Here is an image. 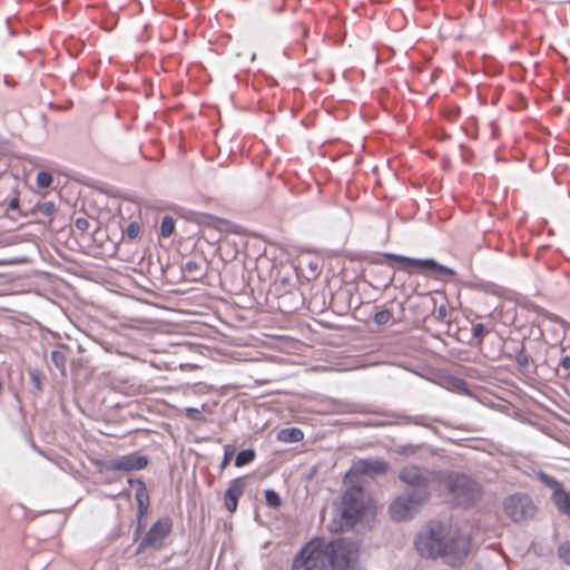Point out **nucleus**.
<instances>
[{"label":"nucleus","instance_id":"obj_1","mask_svg":"<svg viewBox=\"0 0 570 570\" xmlns=\"http://www.w3.org/2000/svg\"><path fill=\"white\" fill-rule=\"evenodd\" d=\"M472 540L466 530L453 521L433 522L426 525L415 539L417 553L426 559H443L456 566L472 552Z\"/></svg>","mask_w":570,"mask_h":570},{"label":"nucleus","instance_id":"obj_2","mask_svg":"<svg viewBox=\"0 0 570 570\" xmlns=\"http://www.w3.org/2000/svg\"><path fill=\"white\" fill-rule=\"evenodd\" d=\"M358 556L356 542L313 539L295 557L292 570H355Z\"/></svg>","mask_w":570,"mask_h":570},{"label":"nucleus","instance_id":"obj_3","mask_svg":"<svg viewBox=\"0 0 570 570\" xmlns=\"http://www.w3.org/2000/svg\"><path fill=\"white\" fill-rule=\"evenodd\" d=\"M384 472V465H353L346 473L343 515L347 523L354 524L374 518L376 513L375 504L372 498L362 490L361 484L373 479L375 474H383Z\"/></svg>","mask_w":570,"mask_h":570},{"label":"nucleus","instance_id":"obj_4","mask_svg":"<svg viewBox=\"0 0 570 570\" xmlns=\"http://www.w3.org/2000/svg\"><path fill=\"white\" fill-rule=\"evenodd\" d=\"M429 500L425 489H416L394 498L387 507L390 521L404 523L414 519Z\"/></svg>","mask_w":570,"mask_h":570},{"label":"nucleus","instance_id":"obj_5","mask_svg":"<svg viewBox=\"0 0 570 570\" xmlns=\"http://www.w3.org/2000/svg\"><path fill=\"white\" fill-rule=\"evenodd\" d=\"M386 257L399 264V268L409 274L420 273L432 275L436 278L453 276L455 272L430 258H411L402 255L386 254Z\"/></svg>","mask_w":570,"mask_h":570},{"label":"nucleus","instance_id":"obj_6","mask_svg":"<svg viewBox=\"0 0 570 570\" xmlns=\"http://www.w3.org/2000/svg\"><path fill=\"white\" fill-rule=\"evenodd\" d=\"M458 504L468 507L481 497L478 483L463 475L448 476L443 480Z\"/></svg>","mask_w":570,"mask_h":570},{"label":"nucleus","instance_id":"obj_7","mask_svg":"<svg viewBox=\"0 0 570 570\" xmlns=\"http://www.w3.org/2000/svg\"><path fill=\"white\" fill-rule=\"evenodd\" d=\"M505 514L514 522L522 521L533 515L534 507L531 500L524 495H512L504 501Z\"/></svg>","mask_w":570,"mask_h":570},{"label":"nucleus","instance_id":"obj_8","mask_svg":"<svg viewBox=\"0 0 570 570\" xmlns=\"http://www.w3.org/2000/svg\"><path fill=\"white\" fill-rule=\"evenodd\" d=\"M170 529L171 522L169 519H161L157 521L140 542L137 553H142L146 548L158 549L170 532Z\"/></svg>","mask_w":570,"mask_h":570},{"label":"nucleus","instance_id":"obj_9","mask_svg":"<svg viewBox=\"0 0 570 570\" xmlns=\"http://www.w3.org/2000/svg\"><path fill=\"white\" fill-rule=\"evenodd\" d=\"M538 478L551 488L554 505L570 518V493L563 491L560 484L546 473L538 472Z\"/></svg>","mask_w":570,"mask_h":570},{"label":"nucleus","instance_id":"obj_10","mask_svg":"<svg viewBox=\"0 0 570 570\" xmlns=\"http://www.w3.org/2000/svg\"><path fill=\"white\" fill-rule=\"evenodd\" d=\"M245 488L244 479H236L225 493V507L229 512L237 509L238 499L242 497Z\"/></svg>","mask_w":570,"mask_h":570},{"label":"nucleus","instance_id":"obj_11","mask_svg":"<svg viewBox=\"0 0 570 570\" xmlns=\"http://www.w3.org/2000/svg\"><path fill=\"white\" fill-rule=\"evenodd\" d=\"M400 478L404 483L419 487V489H423L428 481L419 465H405L400 473Z\"/></svg>","mask_w":570,"mask_h":570},{"label":"nucleus","instance_id":"obj_12","mask_svg":"<svg viewBox=\"0 0 570 570\" xmlns=\"http://www.w3.org/2000/svg\"><path fill=\"white\" fill-rule=\"evenodd\" d=\"M304 434L299 429L296 428H287L283 429L278 433V440L283 442H298L303 439Z\"/></svg>","mask_w":570,"mask_h":570},{"label":"nucleus","instance_id":"obj_13","mask_svg":"<svg viewBox=\"0 0 570 570\" xmlns=\"http://www.w3.org/2000/svg\"><path fill=\"white\" fill-rule=\"evenodd\" d=\"M137 485L136 499L138 501L139 511L142 513L148 508V494L140 482H138Z\"/></svg>","mask_w":570,"mask_h":570},{"label":"nucleus","instance_id":"obj_14","mask_svg":"<svg viewBox=\"0 0 570 570\" xmlns=\"http://www.w3.org/2000/svg\"><path fill=\"white\" fill-rule=\"evenodd\" d=\"M175 230V222L171 217L166 216L160 225V234L163 237H169Z\"/></svg>","mask_w":570,"mask_h":570},{"label":"nucleus","instance_id":"obj_15","mask_svg":"<svg viewBox=\"0 0 570 570\" xmlns=\"http://www.w3.org/2000/svg\"><path fill=\"white\" fill-rule=\"evenodd\" d=\"M51 183H52L51 174H49L47 171H40L37 175V186L39 188H47L51 185Z\"/></svg>","mask_w":570,"mask_h":570},{"label":"nucleus","instance_id":"obj_16","mask_svg":"<svg viewBox=\"0 0 570 570\" xmlns=\"http://www.w3.org/2000/svg\"><path fill=\"white\" fill-rule=\"evenodd\" d=\"M51 361L53 362V364L59 370H61L62 372L65 371L66 357H65V354L62 352H60V351H52L51 352Z\"/></svg>","mask_w":570,"mask_h":570},{"label":"nucleus","instance_id":"obj_17","mask_svg":"<svg viewBox=\"0 0 570 570\" xmlns=\"http://www.w3.org/2000/svg\"><path fill=\"white\" fill-rule=\"evenodd\" d=\"M254 459H255V452L253 450H250V449H246V450H243V451H240L238 453L235 463H237V464L249 463Z\"/></svg>","mask_w":570,"mask_h":570},{"label":"nucleus","instance_id":"obj_18","mask_svg":"<svg viewBox=\"0 0 570 570\" xmlns=\"http://www.w3.org/2000/svg\"><path fill=\"white\" fill-rule=\"evenodd\" d=\"M265 499L268 505L273 508H277L282 504V500L279 495L274 492L273 490H266L265 491Z\"/></svg>","mask_w":570,"mask_h":570},{"label":"nucleus","instance_id":"obj_19","mask_svg":"<svg viewBox=\"0 0 570 570\" xmlns=\"http://www.w3.org/2000/svg\"><path fill=\"white\" fill-rule=\"evenodd\" d=\"M139 233L140 226L136 222L130 223L126 229V235L130 239H135L136 237H138Z\"/></svg>","mask_w":570,"mask_h":570},{"label":"nucleus","instance_id":"obj_20","mask_svg":"<svg viewBox=\"0 0 570 570\" xmlns=\"http://www.w3.org/2000/svg\"><path fill=\"white\" fill-rule=\"evenodd\" d=\"M559 556L566 563L570 564V542H566L559 548Z\"/></svg>","mask_w":570,"mask_h":570},{"label":"nucleus","instance_id":"obj_21","mask_svg":"<svg viewBox=\"0 0 570 570\" xmlns=\"http://www.w3.org/2000/svg\"><path fill=\"white\" fill-rule=\"evenodd\" d=\"M391 313L387 309L381 311L375 314L374 320L377 324H385L390 321Z\"/></svg>","mask_w":570,"mask_h":570},{"label":"nucleus","instance_id":"obj_22","mask_svg":"<svg viewBox=\"0 0 570 570\" xmlns=\"http://www.w3.org/2000/svg\"><path fill=\"white\" fill-rule=\"evenodd\" d=\"M75 225L81 232H86L89 228V222L86 218H78Z\"/></svg>","mask_w":570,"mask_h":570},{"label":"nucleus","instance_id":"obj_23","mask_svg":"<svg viewBox=\"0 0 570 570\" xmlns=\"http://www.w3.org/2000/svg\"><path fill=\"white\" fill-rule=\"evenodd\" d=\"M233 455H234L233 450H230L229 448H226L224 463H228V461L232 460Z\"/></svg>","mask_w":570,"mask_h":570},{"label":"nucleus","instance_id":"obj_24","mask_svg":"<svg viewBox=\"0 0 570 570\" xmlns=\"http://www.w3.org/2000/svg\"><path fill=\"white\" fill-rule=\"evenodd\" d=\"M446 307L445 306H440L439 309H438V314H439V318H445L448 313H446Z\"/></svg>","mask_w":570,"mask_h":570},{"label":"nucleus","instance_id":"obj_25","mask_svg":"<svg viewBox=\"0 0 570 570\" xmlns=\"http://www.w3.org/2000/svg\"><path fill=\"white\" fill-rule=\"evenodd\" d=\"M561 365L564 370H569L570 368V356H564L562 360H561Z\"/></svg>","mask_w":570,"mask_h":570},{"label":"nucleus","instance_id":"obj_26","mask_svg":"<svg viewBox=\"0 0 570 570\" xmlns=\"http://www.w3.org/2000/svg\"><path fill=\"white\" fill-rule=\"evenodd\" d=\"M194 268H196V263L194 262H188L185 266V269L189 272H191Z\"/></svg>","mask_w":570,"mask_h":570},{"label":"nucleus","instance_id":"obj_27","mask_svg":"<svg viewBox=\"0 0 570 570\" xmlns=\"http://www.w3.org/2000/svg\"><path fill=\"white\" fill-rule=\"evenodd\" d=\"M482 332H483V326H482L481 324H478V325L474 327V333H475V335H480Z\"/></svg>","mask_w":570,"mask_h":570},{"label":"nucleus","instance_id":"obj_28","mask_svg":"<svg viewBox=\"0 0 570 570\" xmlns=\"http://www.w3.org/2000/svg\"><path fill=\"white\" fill-rule=\"evenodd\" d=\"M10 207L12 209H16L18 207V199H12L11 203H10Z\"/></svg>","mask_w":570,"mask_h":570},{"label":"nucleus","instance_id":"obj_29","mask_svg":"<svg viewBox=\"0 0 570 570\" xmlns=\"http://www.w3.org/2000/svg\"><path fill=\"white\" fill-rule=\"evenodd\" d=\"M136 463H138V464L147 463V459H146V458H142V456H140V458H138V459H137Z\"/></svg>","mask_w":570,"mask_h":570},{"label":"nucleus","instance_id":"obj_30","mask_svg":"<svg viewBox=\"0 0 570 570\" xmlns=\"http://www.w3.org/2000/svg\"><path fill=\"white\" fill-rule=\"evenodd\" d=\"M188 413H189V415H191V414L198 413V410H196V409H188Z\"/></svg>","mask_w":570,"mask_h":570},{"label":"nucleus","instance_id":"obj_31","mask_svg":"<svg viewBox=\"0 0 570 570\" xmlns=\"http://www.w3.org/2000/svg\"><path fill=\"white\" fill-rule=\"evenodd\" d=\"M136 468H141L142 465L141 464H138V465H135Z\"/></svg>","mask_w":570,"mask_h":570}]
</instances>
